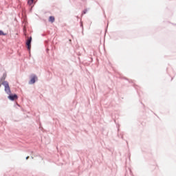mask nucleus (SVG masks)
I'll return each instance as SVG.
<instances>
[{"label":"nucleus","mask_w":176,"mask_h":176,"mask_svg":"<svg viewBox=\"0 0 176 176\" xmlns=\"http://www.w3.org/2000/svg\"><path fill=\"white\" fill-rule=\"evenodd\" d=\"M0 87H1V84H0Z\"/></svg>","instance_id":"4468645a"},{"label":"nucleus","mask_w":176,"mask_h":176,"mask_svg":"<svg viewBox=\"0 0 176 176\" xmlns=\"http://www.w3.org/2000/svg\"><path fill=\"white\" fill-rule=\"evenodd\" d=\"M80 27L83 28V23L82 22H80Z\"/></svg>","instance_id":"9d476101"},{"label":"nucleus","mask_w":176,"mask_h":176,"mask_svg":"<svg viewBox=\"0 0 176 176\" xmlns=\"http://www.w3.org/2000/svg\"><path fill=\"white\" fill-rule=\"evenodd\" d=\"M1 85L4 86V91L6 93V94H10V93H12V91H10V87L9 86V82L8 81H3Z\"/></svg>","instance_id":"f257e3e1"},{"label":"nucleus","mask_w":176,"mask_h":176,"mask_svg":"<svg viewBox=\"0 0 176 176\" xmlns=\"http://www.w3.org/2000/svg\"><path fill=\"white\" fill-rule=\"evenodd\" d=\"M15 105H17V107H20V104H17V103H16Z\"/></svg>","instance_id":"9b49d317"},{"label":"nucleus","mask_w":176,"mask_h":176,"mask_svg":"<svg viewBox=\"0 0 176 176\" xmlns=\"http://www.w3.org/2000/svg\"><path fill=\"white\" fill-rule=\"evenodd\" d=\"M47 52H49V50H47Z\"/></svg>","instance_id":"ddd939ff"},{"label":"nucleus","mask_w":176,"mask_h":176,"mask_svg":"<svg viewBox=\"0 0 176 176\" xmlns=\"http://www.w3.org/2000/svg\"><path fill=\"white\" fill-rule=\"evenodd\" d=\"M54 20H55L54 16H50L49 17V21H50V23H54Z\"/></svg>","instance_id":"423d86ee"},{"label":"nucleus","mask_w":176,"mask_h":176,"mask_svg":"<svg viewBox=\"0 0 176 176\" xmlns=\"http://www.w3.org/2000/svg\"><path fill=\"white\" fill-rule=\"evenodd\" d=\"M31 42H32V37L30 36L26 41L25 45L27 46L28 50L30 52L31 50Z\"/></svg>","instance_id":"7ed1b4c3"},{"label":"nucleus","mask_w":176,"mask_h":176,"mask_svg":"<svg viewBox=\"0 0 176 176\" xmlns=\"http://www.w3.org/2000/svg\"><path fill=\"white\" fill-rule=\"evenodd\" d=\"M29 157V156L26 157V160H28Z\"/></svg>","instance_id":"f8f14e48"},{"label":"nucleus","mask_w":176,"mask_h":176,"mask_svg":"<svg viewBox=\"0 0 176 176\" xmlns=\"http://www.w3.org/2000/svg\"><path fill=\"white\" fill-rule=\"evenodd\" d=\"M87 13V9H85L83 11H82V14H86Z\"/></svg>","instance_id":"1a4fd4ad"},{"label":"nucleus","mask_w":176,"mask_h":176,"mask_svg":"<svg viewBox=\"0 0 176 176\" xmlns=\"http://www.w3.org/2000/svg\"><path fill=\"white\" fill-rule=\"evenodd\" d=\"M7 74L4 73L3 76L0 78V82H6L5 80L6 79Z\"/></svg>","instance_id":"39448f33"},{"label":"nucleus","mask_w":176,"mask_h":176,"mask_svg":"<svg viewBox=\"0 0 176 176\" xmlns=\"http://www.w3.org/2000/svg\"><path fill=\"white\" fill-rule=\"evenodd\" d=\"M8 98L10 101H14V100H18L19 99V96H17V94H13L11 92L10 94H8Z\"/></svg>","instance_id":"f03ea898"},{"label":"nucleus","mask_w":176,"mask_h":176,"mask_svg":"<svg viewBox=\"0 0 176 176\" xmlns=\"http://www.w3.org/2000/svg\"><path fill=\"white\" fill-rule=\"evenodd\" d=\"M1 35L6 36V35H8V34L3 32L2 30H0V36H1Z\"/></svg>","instance_id":"6e6552de"},{"label":"nucleus","mask_w":176,"mask_h":176,"mask_svg":"<svg viewBox=\"0 0 176 176\" xmlns=\"http://www.w3.org/2000/svg\"><path fill=\"white\" fill-rule=\"evenodd\" d=\"M34 3V0H28V4H29L30 6H31Z\"/></svg>","instance_id":"0eeeda50"},{"label":"nucleus","mask_w":176,"mask_h":176,"mask_svg":"<svg viewBox=\"0 0 176 176\" xmlns=\"http://www.w3.org/2000/svg\"><path fill=\"white\" fill-rule=\"evenodd\" d=\"M38 80V77L36 75H33V76L31 78L30 80L29 81V85H34L35 82Z\"/></svg>","instance_id":"20e7f679"}]
</instances>
